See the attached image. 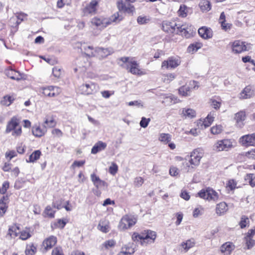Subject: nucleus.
Segmentation results:
<instances>
[{
	"label": "nucleus",
	"mask_w": 255,
	"mask_h": 255,
	"mask_svg": "<svg viewBox=\"0 0 255 255\" xmlns=\"http://www.w3.org/2000/svg\"><path fill=\"white\" fill-rule=\"evenodd\" d=\"M5 74L12 80L20 81L24 79V75L13 69H8L5 71Z\"/></svg>",
	"instance_id": "obj_15"
},
{
	"label": "nucleus",
	"mask_w": 255,
	"mask_h": 255,
	"mask_svg": "<svg viewBox=\"0 0 255 255\" xmlns=\"http://www.w3.org/2000/svg\"><path fill=\"white\" fill-rule=\"evenodd\" d=\"M249 218L245 216H243L240 222L241 228L242 229L245 228L249 224Z\"/></svg>",
	"instance_id": "obj_46"
},
{
	"label": "nucleus",
	"mask_w": 255,
	"mask_h": 255,
	"mask_svg": "<svg viewBox=\"0 0 255 255\" xmlns=\"http://www.w3.org/2000/svg\"><path fill=\"white\" fill-rule=\"evenodd\" d=\"M189 8L185 5H181L178 11V14L180 16L185 17L187 16Z\"/></svg>",
	"instance_id": "obj_38"
},
{
	"label": "nucleus",
	"mask_w": 255,
	"mask_h": 255,
	"mask_svg": "<svg viewBox=\"0 0 255 255\" xmlns=\"http://www.w3.org/2000/svg\"><path fill=\"white\" fill-rule=\"evenodd\" d=\"M194 242L189 240L187 241L186 242H183L181 246L186 251H187L191 248L193 247L194 246Z\"/></svg>",
	"instance_id": "obj_44"
},
{
	"label": "nucleus",
	"mask_w": 255,
	"mask_h": 255,
	"mask_svg": "<svg viewBox=\"0 0 255 255\" xmlns=\"http://www.w3.org/2000/svg\"><path fill=\"white\" fill-rule=\"evenodd\" d=\"M12 130L13 136H19L21 134V127L19 125V120L15 117H12L8 123L5 131L9 133Z\"/></svg>",
	"instance_id": "obj_5"
},
{
	"label": "nucleus",
	"mask_w": 255,
	"mask_h": 255,
	"mask_svg": "<svg viewBox=\"0 0 255 255\" xmlns=\"http://www.w3.org/2000/svg\"><path fill=\"white\" fill-rule=\"evenodd\" d=\"M228 210V208L227 204L224 202H222L217 204L216 213L218 216H222L225 214Z\"/></svg>",
	"instance_id": "obj_23"
},
{
	"label": "nucleus",
	"mask_w": 255,
	"mask_h": 255,
	"mask_svg": "<svg viewBox=\"0 0 255 255\" xmlns=\"http://www.w3.org/2000/svg\"><path fill=\"white\" fill-rule=\"evenodd\" d=\"M143 183V179L140 177H138L135 178L134 184L135 186L139 187Z\"/></svg>",
	"instance_id": "obj_63"
},
{
	"label": "nucleus",
	"mask_w": 255,
	"mask_h": 255,
	"mask_svg": "<svg viewBox=\"0 0 255 255\" xmlns=\"http://www.w3.org/2000/svg\"><path fill=\"white\" fill-rule=\"evenodd\" d=\"M183 168L182 169L184 170L186 172H191L192 171L193 169L195 167L193 165H191L189 161H185L183 162Z\"/></svg>",
	"instance_id": "obj_43"
},
{
	"label": "nucleus",
	"mask_w": 255,
	"mask_h": 255,
	"mask_svg": "<svg viewBox=\"0 0 255 255\" xmlns=\"http://www.w3.org/2000/svg\"><path fill=\"white\" fill-rule=\"evenodd\" d=\"M113 52L111 48H104L102 47H97L95 48V56L99 58H104L110 55Z\"/></svg>",
	"instance_id": "obj_18"
},
{
	"label": "nucleus",
	"mask_w": 255,
	"mask_h": 255,
	"mask_svg": "<svg viewBox=\"0 0 255 255\" xmlns=\"http://www.w3.org/2000/svg\"><path fill=\"white\" fill-rule=\"evenodd\" d=\"M221 26L223 29H224L225 31H228L230 30L232 26V24L229 23H226L225 22H221Z\"/></svg>",
	"instance_id": "obj_60"
},
{
	"label": "nucleus",
	"mask_w": 255,
	"mask_h": 255,
	"mask_svg": "<svg viewBox=\"0 0 255 255\" xmlns=\"http://www.w3.org/2000/svg\"><path fill=\"white\" fill-rule=\"evenodd\" d=\"M222 129V127L221 125H216L211 128V131L214 134H217L221 133Z\"/></svg>",
	"instance_id": "obj_48"
},
{
	"label": "nucleus",
	"mask_w": 255,
	"mask_h": 255,
	"mask_svg": "<svg viewBox=\"0 0 255 255\" xmlns=\"http://www.w3.org/2000/svg\"><path fill=\"white\" fill-rule=\"evenodd\" d=\"M244 241L246 243V246L248 250L251 249L255 246V240H253V238L245 237Z\"/></svg>",
	"instance_id": "obj_37"
},
{
	"label": "nucleus",
	"mask_w": 255,
	"mask_h": 255,
	"mask_svg": "<svg viewBox=\"0 0 255 255\" xmlns=\"http://www.w3.org/2000/svg\"><path fill=\"white\" fill-rule=\"evenodd\" d=\"M189 90H187V88L184 87H182L179 89V93L180 95L183 96H188Z\"/></svg>",
	"instance_id": "obj_62"
},
{
	"label": "nucleus",
	"mask_w": 255,
	"mask_h": 255,
	"mask_svg": "<svg viewBox=\"0 0 255 255\" xmlns=\"http://www.w3.org/2000/svg\"><path fill=\"white\" fill-rule=\"evenodd\" d=\"M203 46L202 43L200 42H195L190 44L188 48V52L189 53H193L197 51L198 49H200Z\"/></svg>",
	"instance_id": "obj_35"
},
{
	"label": "nucleus",
	"mask_w": 255,
	"mask_h": 255,
	"mask_svg": "<svg viewBox=\"0 0 255 255\" xmlns=\"http://www.w3.org/2000/svg\"><path fill=\"white\" fill-rule=\"evenodd\" d=\"M245 118L246 113L245 111H241L235 114L234 119L239 128H242L244 126L243 122L245 121Z\"/></svg>",
	"instance_id": "obj_21"
},
{
	"label": "nucleus",
	"mask_w": 255,
	"mask_h": 255,
	"mask_svg": "<svg viewBox=\"0 0 255 255\" xmlns=\"http://www.w3.org/2000/svg\"><path fill=\"white\" fill-rule=\"evenodd\" d=\"M18 230V227L12 226L9 228L7 235H9L11 238H14L18 236L19 233L17 231Z\"/></svg>",
	"instance_id": "obj_39"
},
{
	"label": "nucleus",
	"mask_w": 255,
	"mask_h": 255,
	"mask_svg": "<svg viewBox=\"0 0 255 255\" xmlns=\"http://www.w3.org/2000/svg\"><path fill=\"white\" fill-rule=\"evenodd\" d=\"M240 142L244 146H253L255 145V132L251 134L242 136L239 139Z\"/></svg>",
	"instance_id": "obj_14"
},
{
	"label": "nucleus",
	"mask_w": 255,
	"mask_h": 255,
	"mask_svg": "<svg viewBox=\"0 0 255 255\" xmlns=\"http://www.w3.org/2000/svg\"><path fill=\"white\" fill-rule=\"evenodd\" d=\"M254 96V91L249 86H247L240 93V99H249Z\"/></svg>",
	"instance_id": "obj_27"
},
{
	"label": "nucleus",
	"mask_w": 255,
	"mask_h": 255,
	"mask_svg": "<svg viewBox=\"0 0 255 255\" xmlns=\"http://www.w3.org/2000/svg\"><path fill=\"white\" fill-rule=\"evenodd\" d=\"M203 155L204 152L202 149L198 148L194 149L190 154V158L189 159L190 164L194 166H198Z\"/></svg>",
	"instance_id": "obj_10"
},
{
	"label": "nucleus",
	"mask_w": 255,
	"mask_h": 255,
	"mask_svg": "<svg viewBox=\"0 0 255 255\" xmlns=\"http://www.w3.org/2000/svg\"><path fill=\"white\" fill-rule=\"evenodd\" d=\"M182 115L185 118L191 119L196 116V112L192 109L184 108L182 110Z\"/></svg>",
	"instance_id": "obj_30"
},
{
	"label": "nucleus",
	"mask_w": 255,
	"mask_h": 255,
	"mask_svg": "<svg viewBox=\"0 0 255 255\" xmlns=\"http://www.w3.org/2000/svg\"><path fill=\"white\" fill-rule=\"evenodd\" d=\"M234 248L235 246L232 243L227 242L221 246V251L224 255H230Z\"/></svg>",
	"instance_id": "obj_22"
},
{
	"label": "nucleus",
	"mask_w": 255,
	"mask_h": 255,
	"mask_svg": "<svg viewBox=\"0 0 255 255\" xmlns=\"http://www.w3.org/2000/svg\"><path fill=\"white\" fill-rule=\"evenodd\" d=\"M44 125L45 127H46V125H47L49 128H53L55 126L56 122L52 118L50 120L46 119L44 122Z\"/></svg>",
	"instance_id": "obj_52"
},
{
	"label": "nucleus",
	"mask_w": 255,
	"mask_h": 255,
	"mask_svg": "<svg viewBox=\"0 0 255 255\" xmlns=\"http://www.w3.org/2000/svg\"><path fill=\"white\" fill-rule=\"evenodd\" d=\"M15 98L14 96H5L0 102L1 104L3 106H8L13 102Z\"/></svg>",
	"instance_id": "obj_33"
},
{
	"label": "nucleus",
	"mask_w": 255,
	"mask_h": 255,
	"mask_svg": "<svg viewBox=\"0 0 255 255\" xmlns=\"http://www.w3.org/2000/svg\"><path fill=\"white\" fill-rule=\"evenodd\" d=\"M233 147V141L230 139H223L216 141L213 146L217 151H228Z\"/></svg>",
	"instance_id": "obj_8"
},
{
	"label": "nucleus",
	"mask_w": 255,
	"mask_h": 255,
	"mask_svg": "<svg viewBox=\"0 0 255 255\" xmlns=\"http://www.w3.org/2000/svg\"><path fill=\"white\" fill-rule=\"evenodd\" d=\"M198 33L199 35L204 39H210L213 36V31L212 29L206 26H202L199 28Z\"/></svg>",
	"instance_id": "obj_17"
},
{
	"label": "nucleus",
	"mask_w": 255,
	"mask_h": 255,
	"mask_svg": "<svg viewBox=\"0 0 255 255\" xmlns=\"http://www.w3.org/2000/svg\"><path fill=\"white\" fill-rule=\"evenodd\" d=\"M85 163V160L75 161L71 166V168L74 169L76 167H80Z\"/></svg>",
	"instance_id": "obj_54"
},
{
	"label": "nucleus",
	"mask_w": 255,
	"mask_h": 255,
	"mask_svg": "<svg viewBox=\"0 0 255 255\" xmlns=\"http://www.w3.org/2000/svg\"><path fill=\"white\" fill-rule=\"evenodd\" d=\"M19 234H20L19 238L22 240H26L31 236L30 233V230L29 229H25L19 233Z\"/></svg>",
	"instance_id": "obj_40"
},
{
	"label": "nucleus",
	"mask_w": 255,
	"mask_h": 255,
	"mask_svg": "<svg viewBox=\"0 0 255 255\" xmlns=\"http://www.w3.org/2000/svg\"><path fill=\"white\" fill-rule=\"evenodd\" d=\"M245 180L247 182H250L252 180H254L255 179V174L253 173H249L245 175Z\"/></svg>",
	"instance_id": "obj_61"
},
{
	"label": "nucleus",
	"mask_w": 255,
	"mask_h": 255,
	"mask_svg": "<svg viewBox=\"0 0 255 255\" xmlns=\"http://www.w3.org/2000/svg\"><path fill=\"white\" fill-rule=\"evenodd\" d=\"M117 6L120 12L133 14L135 11V8L133 5L130 3L126 4L123 0L117 1Z\"/></svg>",
	"instance_id": "obj_11"
},
{
	"label": "nucleus",
	"mask_w": 255,
	"mask_h": 255,
	"mask_svg": "<svg viewBox=\"0 0 255 255\" xmlns=\"http://www.w3.org/2000/svg\"><path fill=\"white\" fill-rule=\"evenodd\" d=\"M107 147V143L102 141H99L93 146L91 149V153L95 154L104 150Z\"/></svg>",
	"instance_id": "obj_24"
},
{
	"label": "nucleus",
	"mask_w": 255,
	"mask_h": 255,
	"mask_svg": "<svg viewBox=\"0 0 255 255\" xmlns=\"http://www.w3.org/2000/svg\"><path fill=\"white\" fill-rule=\"evenodd\" d=\"M181 63L180 58L178 56H171L166 60L162 62L161 68L162 69H175Z\"/></svg>",
	"instance_id": "obj_9"
},
{
	"label": "nucleus",
	"mask_w": 255,
	"mask_h": 255,
	"mask_svg": "<svg viewBox=\"0 0 255 255\" xmlns=\"http://www.w3.org/2000/svg\"><path fill=\"white\" fill-rule=\"evenodd\" d=\"M175 78L174 74L170 73L163 75L162 79L164 82L169 83Z\"/></svg>",
	"instance_id": "obj_45"
},
{
	"label": "nucleus",
	"mask_w": 255,
	"mask_h": 255,
	"mask_svg": "<svg viewBox=\"0 0 255 255\" xmlns=\"http://www.w3.org/2000/svg\"><path fill=\"white\" fill-rule=\"evenodd\" d=\"M162 29L168 33H174L176 29V23L174 21H164L162 24Z\"/></svg>",
	"instance_id": "obj_16"
},
{
	"label": "nucleus",
	"mask_w": 255,
	"mask_h": 255,
	"mask_svg": "<svg viewBox=\"0 0 255 255\" xmlns=\"http://www.w3.org/2000/svg\"><path fill=\"white\" fill-rule=\"evenodd\" d=\"M46 131V128H41L39 126H34L32 128V132L33 134L36 137H41L43 135Z\"/></svg>",
	"instance_id": "obj_31"
},
{
	"label": "nucleus",
	"mask_w": 255,
	"mask_h": 255,
	"mask_svg": "<svg viewBox=\"0 0 255 255\" xmlns=\"http://www.w3.org/2000/svg\"><path fill=\"white\" fill-rule=\"evenodd\" d=\"M199 6L203 12H207L211 9V4L208 0H201Z\"/></svg>",
	"instance_id": "obj_29"
},
{
	"label": "nucleus",
	"mask_w": 255,
	"mask_h": 255,
	"mask_svg": "<svg viewBox=\"0 0 255 255\" xmlns=\"http://www.w3.org/2000/svg\"><path fill=\"white\" fill-rule=\"evenodd\" d=\"M232 52L234 54H240L249 51L251 49V45L240 40H235L230 42Z\"/></svg>",
	"instance_id": "obj_4"
},
{
	"label": "nucleus",
	"mask_w": 255,
	"mask_h": 255,
	"mask_svg": "<svg viewBox=\"0 0 255 255\" xmlns=\"http://www.w3.org/2000/svg\"><path fill=\"white\" fill-rule=\"evenodd\" d=\"M36 248L33 245L27 246L25 251V255H34Z\"/></svg>",
	"instance_id": "obj_42"
},
{
	"label": "nucleus",
	"mask_w": 255,
	"mask_h": 255,
	"mask_svg": "<svg viewBox=\"0 0 255 255\" xmlns=\"http://www.w3.org/2000/svg\"><path fill=\"white\" fill-rule=\"evenodd\" d=\"M121 251L128 255H132L135 252L134 245L131 243L124 245L122 247Z\"/></svg>",
	"instance_id": "obj_28"
},
{
	"label": "nucleus",
	"mask_w": 255,
	"mask_h": 255,
	"mask_svg": "<svg viewBox=\"0 0 255 255\" xmlns=\"http://www.w3.org/2000/svg\"><path fill=\"white\" fill-rule=\"evenodd\" d=\"M176 29L178 30L176 31L174 33L176 34H185V33L187 32L186 30L185 26L184 25H179L176 24Z\"/></svg>",
	"instance_id": "obj_49"
},
{
	"label": "nucleus",
	"mask_w": 255,
	"mask_h": 255,
	"mask_svg": "<svg viewBox=\"0 0 255 255\" xmlns=\"http://www.w3.org/2000/svg\"><path fill=\"white\" fill-rule=\"evenodd\" d=\"M118 169V165L115 163L113 162L111 166L109 167V172L112 175H114L117 172Z\"/></svg>",
	"instance_id": "obj_51"
},
{
	"label": "nucleus",
	"mask_w": 255,
	"mask_h": 255,
	"mask_svg": "<svg viewBox=\"0 0 255 255\" xmlns=\"http://www.w3.org/2000/svg\"><path fill=\"white\" fill-rule=\"evenodd\" d=\"M57 243V238L54 236H51L45 239L43 242V246L46 250L51 249Z\"/></svg>",
	"instance_id": "obj_19"
},
{
	"label": "nucleus",
	"mask_w": 255,
	"mask_h": 255,
	"mask_svg": "<svg viewBox=\"0 0 255 255\" xmlns=\"http://www.w3.org/2000/svg\"><path fill=\"white\" fill-rule=\"evenodd\" d=\"M159 140L165 144L168 143L171 140V135L169 133H160L159 136Z\"/></svg>",
	"instance_id": "obj_36"
},
{
	"label": "nucleus",
	"mask_w": 255,
	"mask_h": 255,
	"mask_svg": "<svg viewBox=\"0 0 255 255\" xmlns=\"http://www.w3.org/2000/svg\"><path fill=\"white\" fill-rule=\"evenodd\" d=\"M136 221V219L134 216L125 215L121 219L118 228L121 231L128 229L135 225Z\"/></svg>",
	"instance_id": "obj_6"
},
{
	"label": "nucleus",
	"mask_w": 255,
	"mask_h": 255,
	"mask_svg": "<svg viewBox=\"0 0 255 255\" xmlns=\"http://www.w3.org/2000/svg\"><path fill=\"white\" fill-rule=\"evenodd\" d=\"M156 237V232L151 230H145L140 235L134 233L132 235V239L141 240V244L142 245L147 244L154 243Z\"/></svg>",
	"instance_id": "obj_2"
},
{
	"label": "nucleus",
	"mask_w": 255,
	"mask_h": 255,
	"mask_svg": "<svg viewBox=\"0 0 255 255\" xmlns=\"http://www.w3.org/2000/svg\"><path fill=\"white\" fill-rule=\"evenodd\" d=\"M7 200V197H3L0 200V217H2L5 213L7 206L6 205V202Z\"/></svg>",
	"instance_id": "obj_32"
},
{
	"label": "nucleus",
	"mask_w": 255,
	"mask_h": 255,
	"mask_svg": "<svg viewBox=\"0 0 255 255\" xmlns=\"http://www.w3.org/2000/svg\"><path fill=\"white\" fill-rule=\"evenodd\" d=\"M52 72L54 77L59 78L61 75V69L58 67H55L53 68Z\"/></svg>",
	"instance_id": "obj_57"
},
{
	"label": "nucleus",
	"mask_w": 255,
	"mask_h": 255,
	"mask_svg": "<svg viewBox=\"0 0 255 255\" xmlns=\"http://www.w3.org/2000/svg\"><path fill=\"white\" fill-rule=\"evenodd\" d=\"M81 51L89 57L95 56V48L93 46L83 45L81 46Z\"/></svg>",
	"instance_id": "obj_25"
},
{
	"label": "nucleus",
	"mask_w": 255,
	"mask_h": 255,
	"mask_svg": "<svg viewBox=\"0 0 255 255\" xmlns=\"http://www.w3.org/2000/svg\"><path fill=\"white\" fill-rule=\"evenodd\" d=\"M91 179L94 185L97 188H101L106 185V183L100 179L95 174L93 173L91 175Z\"/></svg>",
	"instance_id": "obj_26"
},
{
	"label": "nucleus",
	"mask_w": 255,
	"mask_h": 255,
	"mask_svg": "<svg viewBox=\"0 0 255 255\" xmlns=\"http://www.w3.org/2000/svg\"><path fill=\"white\" fill-rule=\"evenodd\" d=\"M98 2L96 0H93L84 9L83 12L85 15L93 14L95 13L97 10V5Z\"/></svg>",
	"instance_id": "obj_20"
},
{
	"label": "nucleus",
	"mask_w": 255,
	"mask_h": 255,
	"mask_svg": "<svg viewBox=\"0 0 255 255\" xmlns=\"http://www.w3.org/2000/svg\"><path fill=\"white\" fill-rule=\"evenodd\" d=\"M129 58L124 57L120 58V60L124 63L122 66L126 68L128 72L134 75H141V72L139 68L138 64L134 60H129Z\"/></svg>",
	"instance_id": "obj_3"
},
{
	"label": "nucleus",
	"mask_w": 255,
	"mask_h": 255,
	"mask_svg": "<svg viewBox=\"0 0 255 255\" xmlns=\"http://www.w3.org/2000/svg\"><path fill=\"white\" fill-rule=\"evenodd\" d=\"M9 187V183L8 182H4L2 184V187L0 188V194H4L7 189Z\"/></svg>",
	"instance_id": "obj_58"
},
{
	"label": "nucleus",
	"mask_w": 255,
	"mask_h": 255,
	"mask_svg": "<svg viewBox=\"0 0 255 255\" xmlns=\"http://www.w3.org/2000/svg\"><path fill=\"white\" fill-rule=\"evenodd\" d=\"M98 228L103 233H108L109 231V226L105 222H100L98 225Z\"/></svg>",
	"instance_id": "obj_41"
},
{
	"label": "nucleus",
	"mask_w": 255,
	"mask_h": 255,
	"mask_svg": "<svg viewBox=\"0 0 255 255\" xmlns=\"http://www.w3.org/2000/svg\"><path fill=\"white\" fill-rule=\"evenodd\" d=\"M52 255H64L62 249L60 247L55 248L52 252Z\"/></svg>",
	"instance_id": "obj_55"
},
{
	"label": "nucleus",
	"mask_w": 255,
	"mask_h": 255,
	"mask_svg": "<svg viewBox=\"0 0 255 255\" xmlns=\"http://www.w3.org/2000/svg\"><path fill=\"white\" fill-rule=\"evenodd\" d=\"M41 152L40 150H35L29 156L28 160H26L27 162H34L38 160L40 155Z\"/></svg>",
	"instance_id": "obj_34"
},
{
	"label": "nucleus",
	"mask_w": 255,
	"mask_h": 255,
	"mask_svg": "<svg viewBox=\"0 0 255 255\" xmlns=\"http://www.w3.org/2000/svg\"><path fill=\"white\" fill-rule=\"evenodd\" d=\"M42 93L48 97H55L61 92V89L57 86H49L42 88Z\"/></svg>",
	"instance_id": "obj_13"
},
{
	"label": "nucleus",
	"mask_w": 255,
	"mask_h": 255,
	"mask_svg": "<svg viewBox=\"0 0 255 255\" xmlns=\"http://www.w3.org/2000/svg\"><path fill=\"white\" fill-rule=\"evenodd\" d=\"M44 213L49 218H53L54 217L55 211H53L50 206H47L45 210Z\"/></svg>",
	"instance_id": "obj_47"
},
{
	"label": "nucleus",
	"mask_w": 255,
	"mask_h": 255,
	"mask_svg": "<svg viewBox=\"0 0 255 255\" xmlns=\"http://www.w3.org/2000/svg\"><path fill=\"white\" fill-rule=\"evenodd\" d=\"M115 245V242L113 240H109L104 243L103 246L105 247L106 249H109L110 248H112L114 247Z\"/></svg>",
	"instance_id": "obj_59"
},
{
	"label": "nucleus",
	"mask_w": 255,
	"mask_h": 255,
	"mask_svg": "<svg viewBox=\"0 0 255 255\" xmlns=\"http://www.w3.org/2000/svg\"><path fill=\"white\" fill-rule=\"evenodd\" d=\"M198 195L201 198L208 201L217 202L219 199V194L212 188H208L206 190H202L198 193Z\"/></svg>",
	"instance_id": "obj_7"
},
{
	"label": "nucleus",
	"mask_w": 255,
	"mask_h": 255,
	"mask_svg": "<svg viewBox=\"0 0 255 255\" xmlns=\"http://www.w3.org/2000/svg\"><path fill=\"white\" fill-rule=\"evenodd\" d=\"M150 121V119H146L144 117H142L141 118V120L140 122V126L142 128H145L147 127Z\"/></svg>",
	"instance_id": "obj_53"
},
{
	"label": "nucleus",
	"mask_w": 255,
	"mask_h": 255,
	"mask_svg": "<svg viewBox=\"0 0 255 255\" xmlns=\"http://www.w3.org/2000/svg\"><path fill=\"white\" fill-rule=\"evenodd\" d=\"M123 19V16L118 12L115 13L110 18L94 17L91 20V23L100 28H104L113 22L120 21Z\"/></svg>",
	"instance_id": "obj_1"
},
{
	"label": "nucleus",
	"mask_w": 255,
	"mask_h": 255,
	"mask_svg": "<svg viewBox=\"0 0 255 255\" xmlns=\"http://www.w3.org/2000/svg\"><path fill=\"white\" fill-rule=\"evenodd\" d=\"M246 155L249 158L255 159V148L247 152Z\"/></svg>",
	"instance_id": "obj_64"
},
{
	"label": "nucleus",
	"mask_w": 255,
	"mask_h": 255,
	"mask_svg": "<svg viewBox=\"0 0 255 255\" xmlns=\"http://www.w3.org/2000/svg\"><path fill=\"white\" fill-rule=\"evenodd\" d=\"M227 187L231 190H234L237 187V182L233 179L229 180L227 183Z\"/></svg>",
	"instance_id": "obj_50"
},
{
	"label": "nucleus",
	"mask_w": 255,
	"mask_h": 255,
	"mask_svg": "<svg viewBox=\"0 0 255 255\" xmlns=\"http://www.w3.org/2000/svg\"><path fill=\"white\" fill-rule=\"evenodd\" d=\"M79 90L83 94H92L98 90V86L95 83L90 82L81 85L79 87Z\"/></svg>",
	"instance_id": "obj_12"
},
{
	"label": "nucleus",
	"mask_w": 255,
	"mask_h": 255,
	"mask_svg": "<svg viewBox=\"0 0 255 255\" xmlns=\"http://www.w3.org/2000/svg\"><path fill=\"white\" fill-rule=\"evenodd\" d=\"M149 19L146 18L145 16H139L137 17V21L139 24H143L148 22Z\"/></svg>",
	"instance_id": "obj_56"
}]
</instances>
